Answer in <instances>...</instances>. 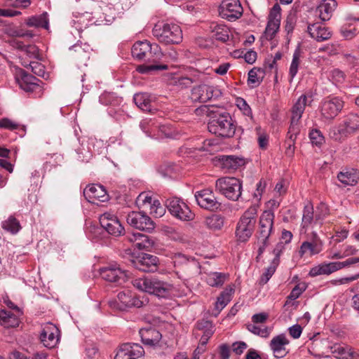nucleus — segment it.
Wrapping results in <instances>:
<instances>
[{
    "instance_id": "f257e3e1",
    "label": "nucleus",
    "mask_w": 359,
    "mask_h": 359,
    "mask_svg": "<svg viewBox=\"0 0 359 359\" xmlns=\"http://www.w3.org/2000/svg\"><path fill=\"white\" fill-rule=\"evenodd\" d=\"M132 283L139 290L161 298L168 297L173 290L172 284L153 276L135 278L132 280Z\"/></svg>"
},
{
    "instance_id": "f03ea898",
    "label": "nucleus",
    "mask_w": 359,
    "mask_h": 359,
    "mask_svg": "<svg viewBox=\"0 0 359 359\" xmlns=\"http://www.w3.org/2000/svg\"><path fill=\"white\" fill-rule=\"evenodd\" d=\"M153 36L161 43H180L182 40V31L175 23L160 22L152 29Z\"/></svg>"
},
{
    "instance_id": "7ed1b4c3",
    "label": "nucleus",
    "mask_w": 359,
    "mask_h": 359,
    "mask_svg": "<svg viewBox=\"0 0 359 359\" xmlns=\"http://www.w3.org/2000/svg\"><path fill=\"white\" fill-rule=\"evenodd\" d=\"M314 93L311 90H309L302 94L294 102L291 109V121L288 133L290 138L293 140L299 134V122L302 117V114L306 106H311L313 101Z\"/></svg>"
},
{
    "instance_id": "20e7f679",
    "label": "nucleus",
    "mask_w": 359,
    "mask_h": 359,
    "mask_svg": "<svg viewBox=\"0 0 359 359\" xmlns=\"http://www.w3.org/2000/svg\"><path fill=\"white\" fill-rule=\"evenodd\" d=\"M275 215L271 210H265L260 215L258 229L257 232V241L259 244V255H262L266 248L269 245L270 236L273 232V223Z\"/></svg>"
},
{
    "instance_id": "39448f33",
    "label": "nucleus",
    "mask_w": 359,
    "mask_h": 359,
    "mask_svg": "<svg viewBox=\"0 0 359 359\" xmlns=\"http://www.w3.org/2000/svg\"><path fill=\"white\" fill-rule=\"evenodd\" d=\"M131 53L133 57L150 62H156L163 57L160 46L147 40L135 42L132 47Z\"/></svg>"
},
{
    "instance_id": "423d86ee",
    "label": "nucleus",
    "mask_w": 359,
    "mask_h": 359,
    "mask_svg": "<svg viewBox=\"0 0 359 359\" xmlns=\"http://www.w3.org/2000/svg\"><path fill=\"white\" fill-rule=\"evenodd\" d=\"M257 208L250 207L241 217L236 229V236L240 242H246L252 236L256 224Z\"/></svg>"
},
{
    "instance_id": "0eeeda50",
    "label": "nucleus",
    "mask_w": 359,
    "mask_h": 359,
    "mask_svg": "<svg viewBox=\"0 0 359 359\" xmlns=\"http://www.w3.org/2000/svg\"><path fill=\"white\" fill-rule=\"evenodd\" d=\"M208 130L217 136L231 137L234 135L236 126L229 113L224 112L211 119L208 124Z\"/></svg>"
},
{
    "instance_id": "6e6552de",
    "label": "nucleus",
    "mask_w": 359,
    "mask_h": 359,
    "mask_svg": "<svg viewBox=\"0 0 359 359\" xmlns=\"http://www.w3.org/2000/svg\"><path fill=\"white\" fill-rule=\"evenodd\" d=\"M215 188L226 198L236 201L241 196L242 183L238 178L224 177L217 180Z\"/></svg>"
},
{
    "instance_id": "1a4fd4ad",
    "label": "nucleus",
    "mask_w": 359,
    "mask_h": 359,
    "mask_svg": "<svg viewBox=\"0 0 359 359\" xmlns=\"http://www.w3.org/2000/svg\"><path fill=\"white\" fill-rule=\"evenodd\" d=\"M165 205L170 213L178 219L191 221L194 218V214L180 198L172 197L168 198L165 201Z\"/></svg>"
},
{
    "instance_id": "9d476101",
    "label": "nucleus",
    "mask_w": 359,
    "mask_h": 359,
    "mask_svg": "<svg viewBox=\"0 0 359 359\" xmlns=\"http://www.w3.org/2000/svg\"><path fill=\"white\" fill-rule=\"evenodd\" d=\"M344 102L338 97L327 96L323 99L319 105L321 116L327 120L333 119L341 111Z\"/></svg>"
},
{
    "instance_id": "9b49d317",
    "label": "nucleus",
    "mask_w": 359,
    "mask_h": 359,
    "mask_svg": "<svg viewBox=\"0 0 359 359\" xmlns=\"http://www.w3.org/2000/svg\"><path fill=\"white\" fill-rule=\"evenodd\" d=\"M222 93L219 89L213 86L201 84L195 86L191 90V99L194 102H206L212 99L219 97Z\"/></svg>"
},
{
    "instance_id": "f8f14e48",
    "label": "nucleus",
    "mask_w": 359,
    "mask_h": 359,
    "mask_svg": "<svg viewBox=\"0 0 359 359\" xmlns=\"http://www.w3.org/2000/svg\"><path fill=\"white\" fill-rule=\"evenodd\" d=\"M100 275L102 279L110 283L121 284L127 280V271L121 269L116 263L109 264L100 269Z\"/></svg>"
},
{
    "instance_id": "ddd939ff",
    "label": "nucleus",
    "mask_w": 359,
    "mask_h": 359,
    "mask_svg": "<svg viewBox=\"0 0 359 359\" xmlns=\"http://www.w3.org/2000/svg\"><path fill=\"white\" fill-rule=\"evenodd\" d=\"M127 223L132 227L150 232L154 227L151 219L143 212L132 211L126 217Z\"/></svg>"
},
{
    "instance_id": "4468645a",
    "label": "nucleus",
    "mask_w": 359,
    "mask_h": 359,
    "mask_svg": "<svg viewBox=\"0 0 359 359\" xmlns=\"http://www.w3.org/2000/svg\"><path fill=\"white\" fill-rule=\"evenodd\" d=\"M243 11L239 0H224L219 8L222 18L231 22L241 18Z\"/></svg>"
},
{
    "instance_id": "2eb2a0df",
    "label": "nucleus",
    "mask_w": 359,
    "mask_h": 359,
    "mask_svg": "<svg viewBox=\"0 0 359 359\" xmlns=\"http://www.w3.org/2000/svg\"><path fill=\"white\" fill-rule=\"evenodd\" d=\"M359 130V112L350 113L344 119L343 124L340 125L337 131L339 135L334 133L333 138L340 140L341 137L354 133Z\"/></svg>"
},
{
    "instance_id": "dca6fc26",
    "label": "nucleus",
    "mask_w": 359,
    "mask_h": 359,
    "mask_svg": "<svg viewBox=\"0 0 359 359\" xmlns=\"http://www.w3.org/2000/svg\"><path fill=\"white\" fill-rule=\"evenodd\" d=\"M323 243L315 231L312 232L308 241L302 242L298 251L300 257L305 255L312 257L323 250Z\"/></svg>"
},
{
    "instance_id": "f3484780",
    "label": "nucleus",
    "mask_w": 359,
    "mask_h": 359,
    "mask_svg": "<svg viewBox=\"0 0 359 359\" xmlns=\"http://www.w3.org/2000/svg\"><path fill=\"white\" fill-rule=\"evenodd\" d=\"M132 265L144 272H154L158 269V258L152 255L142 253L130 260Z\"/></svg>"
},
{
    "instance_id": "a211bd4d",
    "label": "nucleus",
    "mask_w": 359,
    "mask_h": 359,
    "mask_svg": "<svg viewBox=\"0 0 359 359\" xmlns=\"http://www.w3.org/2000/svg\"><path fill=\"white\" fill-rule=\"evenodd\" d=\"M101 226L110 235L121 236L124 228L116 215L109 212H104L100 217Z\"/></svg>"
},
{
    "instance_id": "6ab92c4d",
    "label": "nucleus",
    "mask_w": 359,
    "mask_h": 359,
    "mask_svg": "<svg viewBox=\"0 0 359 359\" xmlns=\"http://www.w3.org/2000/svg\"><path fill=\"white\" fill-rule=\"evenodd\" d=\"M58 328L51 323H47L42 326L40 340L45 347L54 348L60 339Z\"/></svg>"
},
{
    "instance_id": "aec40b11",
    "label": "nucleus",
    "mask_w": 359,
    "mask_h": 359,
    "mask_svg": "<svg viewBox=\"0 0 359 359\" xmlns=\"http://www.w3.org/2000/svg\"><path fill=\"white\" fill-rule=\"evenodd\" d=\"M280 7L275 4L269 15V20L264 32V36L267 40H271L278 32L280 25Z\"/></svg>"
},
{
    "instance_id": "412c9836",
    "label": "nucleus",
    "mask_w": 359,
    "mask_h": 359,
    "mask_svg": "<svg viewBox=\"0 0 359 359\" xmlns=\"http://www.w3.org/2000/svg\"><path fill=\"white\" fill-rule=\"evenodd\" d=\"M195 198L198 205L205 210H217L220 204L217 201L213 192L208 189L198 191L195 194Z\"/></svg>"
},
{
    "instance_id": "4be33fe9",
    "label": "nucleus",
    "mask_w": 359,
    "mask_h": 359,
    "mask_svg": "<svg viewBox=\"0 0 359 359\" xmlns=\"http://www.w3.org/2000/svg\"><path fill=\"white\" fill-rule=\"evenodd\" d=\"M144 353V351L140 345L126 343L120 346L114 359H137L142 356Z\"/></svg>"
},
{
    "instance_id": "5701e85b",
    "label": "nucleus",
    "mask_w": 359,
    "mask_h": 359,
    "mask_svg": "<svg viewBox=\"0 0 359 359\" xmlns=\"http://www.w3.org/2000/svg\"><path fill=\"white\" fill-rule=\"evenodd\" d=\"M83 196L91 203H95L97 201L104 202L108 199V195L104 187L97 184L86 187L83 190Z\"/></svg>"
},
{
    "instance_id": "b1692460",
    "label": "nucleus",
    "mask_w": 359,
    "mask_h": 359,
    "mask_svg": "<svg viewBox=\"0 0 359 359\" xmlns=\"http://www.w3.org/2000/svg\"><path fill=\"white\" fill-rule=\"evenodd\" d=\"M139 334L142 342L149 346H156L162 338V334L160 332L151 326L140 329Z\"/></svg>"
},
{
    "instance_id": "393cba45",
    "label": "nucleus",
    "mask_w": 359,
    "mask_h": 359,
    "mask_svg": "<svg viewBox=\"0 0 359 359\" xmlns=\"http://www.w3.org/2000/svg\"><path fill=\"white\" fill-rule=\"evenodd\" d=\"M15 79L20 87L26 92H33L39 88L37 79L22 69L18 72Z\"/></svg>"
},
{
    "instance_id": "a878e982",
    "label": "nucleus",
    "mask_w": 359,
    "mask_h": 359,
    "mask_svg": "<svg viewBox=\"0 0 359 359\" xmlns=\"http://www.w3.org/2000/svg\"><path fill=\"white\" fill-rule=\"evenodd\" d=\"M128 241L138 250H147L152 247L154 243L147 235L133 233L127 236Z\"/></svg>"
},
{
    "instance_id": "bb28decb",
    "label": "nucleus",
    "mask_w": 359,
    "mask_h": 359,
    "mask_svg": "<svg viewBox=\"0 0 359 359\" xmlns=\"http://www.w3.org/2000/svg\"><path fill=\"white\" fill-rule=\"evenodd\" d=\"M310 36L318 41H323L331 37V32L322 23L316 22L308 26Z\"/></svg>"
},
{
    "instance_id": "cd10ccee",
    "label": "nucleus",
    "mask_w": 359,
    "mask_h": 359,
    "mask_svg": "<svg viewBox=\"0 0 359 359\" xmlns=\"http://www.w3.org/2000/svg\"><path fill=\"white\" fill-rule=\"evenodd\" d=\"M337 6L335 0H323L317 7L316 12L323 21H326L330 19Z\"/></svg>"
},
{
    "instance_id": "c85d7f7f",
    "label": "nucleus",
    "mask_w": 359,
    "mask_h": 359,
    "mask_svg": "<svg viewBox=\"0 0 359 359\" xmlns=\"http://www.w3.org/2000/svg\"><path fill=\"white\" fill-rule=\"evenodd\" d=\"M337 179L344 186H353L357 184L359 176L355 170L344 168L338 173Z\"/></svg>"
},
{
    "instance_id": "c756f323",
    "label": "nucleus",
    "mask_w": 359,
    "mask_h": 359,
    "mask_svg": "<svg viewBox=\"0 0 359 359\" xmlns=\"http://www.w3.org/2000/svg\"><path fill=\"white\" fill-rule=\"evenodd\" d=\"M245 164V160L235 156H223L221 159L222 168L226 171L236 170Z\"/></svg>"
},
{
    "instance_id": "7c9ffc66",
    "label": "nucleus",
    "mask_w": 359,
    "mask_h": 359,
    "mask_svg": "<svg viewBox=\"0 0 359 359\" xmlns=\"http://www.w3.org/2000/svg\"><path fill=\"white\" fill-rule=\"evenodd\" d=\"M133 100L138 108L151 112L153 109L151 95L147 93L135 94Z\"/></svg>"
},
{
    "instance_id": "2f4dec72",
    "label": "nucleus",
    "mask_w": 359,
    "mask_h": 359,
    "mask_svg": "<svg viewBox=\"0 0 359 359\" xmlns=\"http://www.w3.org/2000/svg\"><path fill=\"white\" fill-rule=\"evenodd\" d=\"M212 32V37L217 41L226 42L229 38V30L224 25L212 22L210 27Z\"/></svg>"
},
{
    "instance_id": "473e14b6",
    "label": "nucleus",
    "mask_w": 359,
    "mask_h": 359,
    "mask_svg": "<svg viewBox=\"0 0 359 359\" xmlns=\"http://www.w3.org/2000/svg\"><path fill=\"white\" fill-rule=\"evenodd\" d=\"M235 292L233 285L227 286L217 297L215 303V308L219 311H222L231 301L233 294Z\"/></svg>"
},
{
    "instance_id": "72a5a7b5",
    "label": "nucleus",
    "mask_w": 359,
    "mask_h": 359,
    "mask_svg": "<svg viewBox=\"0 0 359 359\" xmlns=\"http://www.w3.org/2000/svg\"><path fill=\"white\" fill-rule=\"evenodd\" d=\"M197 328L200 330H204L203 334L200 339V345L205 346L208 339L214 333L213 326L208 320H203L197 323Z\"/></svg>"
},
{
    "instance_id": "f704fd0d",
    "label": "nucleus",
    "mask_w": 359,
    "mask_h": 359,
    "mask_svg": "<svg viewBox=\"0 0 359 359\" xmlns=\"http://www.w3.org/2000/svg\"><path fill=\"white\" fill-rule=\"evenodd\" d=\"M229 278V275L220 272H210L207 274L206 283L211 287H221Z\"/></svg>"
},
{
    "instance_id": "c9c22d12",
    "label": "nucleus",
    "mask_w": 359,
    "mask_h": 359,
    "mask_svg": "<svg viewBox=\"0 0 359 359\" xmlns=\"http://www.w3.org/2000/svg\"><path fill=\"white\" fill-rule=\"evenodd\" d=\"M0 325L5 327H15L19 325L18 318L10 311H0Z\"/></svg>"
},
{
    "instance_id": "e433bc0d",
    "label": "nucleus",
    "mask_w": 359,
    "mask_h": 359,
    "mask_svg": "<svg viewBox=\"0 0 359 359\" xmlns=\"http://www.w3.org/2000/svg\"><path fill=\"white\" fill-rule=\"evenodd\" d=\"M1 227L11 234H16L21 229L20 222L13 215H10L4 220L1 222Z\"/></svg>"
},
{
    "instance_id": "4c0bfd02",
    "label": "nucleus",
    "mask_w": 359,
    "mask_h": 359,
    "mask_svg": "<svg viewBox=\"0 0 359 359\" xmlns=\"http://www.w3.org/2000/svg\"><path fill=\"white\" fill-rule=\"evenodd\" d=\"M334 271H336L334 262L323 263L313 267L309 271V275L315 277L319 275H329Z\"/></svg>"
},
{
    "instance_id": "58836bf2",
    "label": "nucleus",
    "mask_w": 359,
    "mask_h": 359,
    "mask_svg": "<svg viewBox=\"0 0 359 359\" xmlns=\"http://www.w3.org/2000/svg\"><path fill=\"white\" fill-rule=\"evenodd\" d=\"M313 222L315 223L313 206L310 202H308L304 207L302 226L307 228Z\"/></svg>"
},
{
    "instance_id": "ea45409f",
    "label": "nucleus",
    "mask_w": 359,
    "mask_h": 359,
    "mask_svg": "<svg viewBox=\"0 0 359 359\" xmlns=\"http://www.w3.org/2000/svg\"><path fill=\"white\" fill-rule=\"evenodd\" d=\"M205 223L210 229L217 231L224 226V219L222 216L215 214L206 217Z\"/></svg>"
},
{
    "instance_id": "a19ab883",
    "label": "nucleus",
    "mask_w": 359,
    "mask_h": 359,
    "mask_svg": "<svg viewBox=\"0 0 359 359\" xmlns=\"http://www.w3.org/2000/svg\"><path fill=\"white\" fill-rule=\"evenodd\" d=\"M84 46L75 44L70 48V50H74L76 53L74 57L81 62H86L90 58V47L86 44Z\"/></svg>"
},
{
    "instance_id": "79ce46f5",
    "label": "nucleus",
    "mask_w": 359,
    "mask_h": 359,
    "mask_svg": "<svg viewBox=\"0 0 359 359\" xmlns=\"http://www.w3.org/2000/svg\"><path fill=\"white\" fill-rule=\"evenodd\" d=\"M26 24L29 27L47 28L48 25L47 13L30 17L26 20Z\"/></svg>"
},
{
    "instance_id": "37998d69",
    "label": "nucleus",
    "mask_w": 359,
    "mask_h": 359,
    "mask_svg": "<svg viewBox=\"0 0 359 359\" xmlns=\"http://www.w3.org/2000/svg\"><path fill=\"white\" fill-rule=\"evenodd\" d=\"M300 64V51L299 50L297 49L293 53L292 55V62L290 64V70H289V77H290V82H292V81L294 79V78L296 76L299 66Z\"/></svg>"
},
{
    "instance_id": "c03bdc74",
    "label": "nucleus",
    "mask_w": 359,
    "mask_h": 359,
    "mask_svg": "<svg viewBox=\"0 0 359 359\" xmlns=\"http://www.w3.org/2000/svg\"><path fill=\"white\" fill-rule=\"evenodd\" d=\"M140 127L147 136L151 137H156V130L157 126H156V123L151 119H143L140 123Z\"/></svg>"
},
{
    "instance_id": "a18cd8bd",
    "label": "nucleus",
    "mask_w": 359,
    "mask_h": 359,
    "mask_svg": "<svg viewBox=\"0 0 359 359\" xmlns=\"http://www.w3.org/2000/svg\"><path fill=\"white\" fill-rule=\"evenodd\" d=\"M289 340L284 334H281L274 337L270 342V348L273 350H280L285 348L289 344Z\"/></svg>"
},
{
    "instance_id": "49530a36",
    "label": "nucleus",
    "mask_w": 359,
    "mask_h": 359,
    "mask_svg": "<svg viewBox=\"0 0 359 359\" xmlns=\"http://www.w3.org/2000/svg\"><path fill=\"white\" fill-rule=\"evenodd\" d=\"M330 215V208L325 203H320L316 208L315 224H321L322 221Z\"/></svg>"
},
{
    "instance_id": "de8ad7c7",
    "label": "nucleus",
    "mask_w": 359,
    "mask_h": 359,
    "mask_svg": "<svg viewBox=\"0 0 359 359\" xmlns=\"http://www.w3.org/2000/svg\"><path fill=\"white\" fill-rule=\"evenodd\" d=\"M348 347L343 346L340 344H334L331 348V352L333 355L338 359H347Z\"/></svg>"
},
{
    "instance_id": "09e8293b",
    "label": "nucleus",
    "mask_w": 359,
    "mask_h": 359,
    "mask_svg": "<svg viewBox=\"0 0 359 359\" xmlns=\"http://www.w3.org/2000/svg\"><path fill=\"white\" fill-rule=\"evenodd\" d=\"M18 47L22 49L29 57L39 59V50L35 45L25 46L20 42Z\"/></svg>"
},
{
    "instance_id": "8fccbe9b",
    "label": "nucleus",
    "mask_w": 359,
    "mask_h": 359,
    "mask_svg": "<svg viewBox=\"0 0 359 359\" xmlns=\"http://www.w3.org/2000/svg\"><path fill=\"white\" fill-rule=\"evenodd\" d=\"M247 329L254 334L260 336L262 337L266 338L269 337L270 332L268 327H264L263 328L255 325V324H249L247 325Z\"/></svg>"
},
{
    "instance_id": "3c124183",
    "label": "nucleus",
    "mask_w": 359,
    "mask_h": 359,
    "mask_svg": "<svg viewBox=\"0 0 359 359\" xmlns=\"http://www.w3.org/2000/svg\"><path fill=\"white\" fill-rule=\"evenodd\" d=\"M99 101L104 105L115 104L118 102L115 94L109 92H104L99 97Z\"/></svg>"
},
{
    "instance_id": "603ef678",
    "label": "nucleus",
    "mask_w": 359,
    "mask_h": 359,
    "mask_svg": "<svg viewBox=\"0 0 359 359\" xmlns=\"http://www.w3.org/2000/svg\"><path fill=\"white\" fill-rule=\"evenodd\" d=\"M306 285L305 283H298L292 290L290 294L287 296V299L290 300H295L300 297V295L306 290Z\"/></svg>"
},
{
    "instance_id": "864d4df0",
    "label": "nucleus",
    "mask_w": 359,
    "mask_h": 359,
    "mask_svg": "<svg viewBox=\"0 0 359 359\" xmlns=\"http://www.w3.org/2000/svg\"><path fill=\"white\" fill-rule=\"evenodd\" d=\"M309 137L313 144L320 146L324 142V137L318 129H313L309 133Z\"/></svg>"
},
{
    "instance_id": "5fc2aeb1",
    "label": "nucleus",
    "mask_w": 359,
    "mask_h": 359,
    "mask_svg": "<svg viewBox=\"0 0 359 359\" xmlns=\"http://www.w3.org/2000/svg\"><path fill=\"white\" fill-rule=\"evenodd\" d=\"M29 66L34 74L43 78L45 77V67L41 63L37 61H32L29 62Z\"/></svg>"
},
{
    "instance_id": "6e6d98bb",
    "label": "nucleus",
    "mask_w": 359,
    "mask_h": 359,
    "mask_svg": "<svg viewBox=\"0 0 359 359\" xmlns=\"http://www.w3.org/2000/svg\"><path fill=\"white\" fill-rule=\"evenodd\" d=\"M359 29L356 27H351V25L350 24L348 26L344 25L341 28V33L342 36L346 38V39H351L353 36L356 35V34L358 32Z\"/></svg>"
},
{
    "instance_id": "4d7b16f0",
    "label": "nucleus",
    "mask_w": 359,
    "mask_h": 359,
    "mask_svg": "<svg viewBox=\"0 0 359 359\" xmlns=\"http://www.w3.org/2000/svg\"><path fill=\"white\" fill-rule=\"evenodd\" d=\"M166 65H142L137 67L136 70L141 74H148L151 71L157 69H166Z\"/></svg>"
},
{
    "instance_id": "13d9d810",
    "label": "nucleus",
    "mask_w": 359,
    "mask_h": 359,
    "mask_svg": "<svg viewBox=\"0 0 359 359\" xmlns=\"http://www.w3.org/2000/svg\"><path fill=\"white\" fill-rule=\"evenodd\" d=\"M132 293L129 291L128 292H120L118 295L117 298L118 300L122 306L123 309L125 308H128L129 303L130 302V297H131Z\"/></svg>"
},
{
    "instance_id": "bf43d9fd",
    "label": "nucleus",
    "mask_w": 359,
    "mask_h": 359,
    "mask_svg": "<svg viewBox=\"0 0 359 359\" xmlns=\"http://www.w3.org/2000/svg\"><path fill=\"white\" fill-rule=\"evenodd\" d=\"M275 271H276V267L275 266H269L266 269L264 273H263V274L260 277L259 283L261 285L266 284L269 280V279L271 278V276L275 273Z\"/></svg>"
},
{
    "instance_id": "052dcab7",
    "label": "nucleus",
    "mask_w": 359,
    "mask_h": 359,
    "mask_svg": "<svg viewBox=\"0 0 359 359\" xmlns=\"http://www.w3.org/2000/svg\"><path fill=\"white\" fill-rule=\"evenodd\" d=\"M19 125L9 118H4L0 119V128L14 130L18 129Z\"/></svg>"
},
{
    "instance_id": "680f3d73",
    "label": "nucleus",
    "mask_w": 359,
    "mask_h": 359,
    "mask_svg": "<svg viewBox=\"0 0 359 359\" xmlns=\"http://www.w3.org/2000/svg\"><path fill=\"white\" fill-rule=\"evenodd\" d=\"M260 72V69L253 68L248 72V83L255 84L258 86L262 80H259L258 77V72Z\"/></svg>"
},
{
    "instance_id": "e2e57ef3",
    "label": "nucleus",
    "mask_w": 359,
    "mask_h": 359,
    "mask_svg": "<svg viewBox=\"0 0 359 359\" xmlns=\"http://www.w3.org/2000/svg\"><path fill=\"white\" fill-rule=\"evenodd\" d=\"M237 106L239 109L243 111V114L246 116H250L252 114L251 108L247 104L245 100L243 98H239L237 100Z\"/></svg>"
},
{
    "instance_id": "0e129e2a",
    "label": "nucleus",
    "mask_w": 359,
    "mask_h": 359,
    "mask_svg": "<svg viewBox=\"0 0 359 359\" xmlns=\"http://www.w3.org/2000/svg\"><path fill=\"white\" fill-rule=\"evenodd\" d=\"M285 248V244L283 241H280L276 244V247L274 248V249L273 250V254L275 256L274 259H273V263L278 262L279 257L280 256L282 252L284 251Z\"/></svg>"
},
{
    "instance_id": "69168bd1",
    "label": "nucleus",
    "mask_w": 359,
    "mask_h": 359,
    "mask_svg": "<svg viewBox=\"0 0 359 359\" xmlns=\"http://www.w3.org/2000/svg\"><path fill=\"white\" fill-rule=\"evenodd\" d=\"M287 189V183L286 180H281L276 184L274 191L277 194H278L279 196H282L286 193Z\"/></svg>"
},
{
    "instance_id": "338daca9",
    "label": "nucleus",
    "mask_w": 359,
    "mask_h": 359,
    "mask_svg": "<svg viewBox=\"0 0 359 359\" xmlns=\"http://www.w3.org/2000/svg\"><path fill=\"white\" fill-rule=\"evenodd\" d=\"M232 347L233 351L236 355H241L244 350L247 348L248 346L244 341H236L233 344Z\"/></svg>"
},
{
    "instance_id": "774afa93",
    "label": "nucleus",
    "mask_w": 359,
    "mask_h": 359,
    "mask_svg": "<svg viewBox=\"0 0 359 359\" xmlns=\"http://www.w3.org/2000/svg\"><path fill=\"white\" fill-rule=\"evenodd\" d=\"M288 330L290 335L294 339L299 338L302 332V328L298 324L292 325Z\"/></svg>"
}]
</instances>
